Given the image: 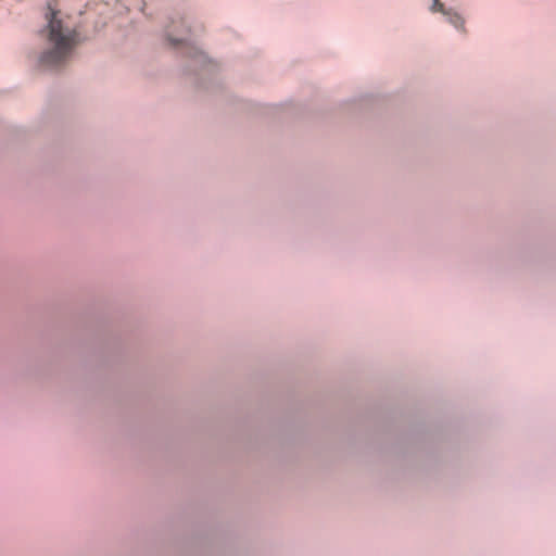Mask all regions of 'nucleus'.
Instances as JSON below:
<instances>
[{
  "label": "nucleus",
  "instance_id": "7ed1b4c3",
  "mask_svg": "<svg viewBox=\"0 0 556 556\" xmlns=\"http://www.w3.org/2000/svg\"><path fill=\"white\" fill-rule=\"evenodd\" d=\"M167 36H168V40L170 41V43H172L173 46H177V45H179V43H181V42H182V39H181V38H174L169 31H168V35H167Z\"/></svg>",
  "mask_w": 556,
  "mask_h": 556
},
{
  "label": "nucleus",
  "instance_id": "f03ea898",
  "mask_svg": "<svg viewBox=\"0 0 556 556\" xmlns=\"http://www.w3.org/2000/svg\"><path fill=\"white\" fill-rule=\"evenodd\" d=\"M432 12H441L448 17V22L454 25L456 28L462 29L464 27V20L457 13H453L451 11H446L444 4L440 2V0H433Z\"/></svg>",
  "mask_w": 556,
  "mask_h": 556
},
{
  "label": "nucleus",
  "instance_id": "f257e3e1",
  "mask_svg": "<svg viewBox=\"0 0 556 556\" xmlns=\"http://www.w3.org/2000/svg\"><path fill=\"white\" fill-rule=\"evenodd\" d=\"M60 12L50 9L47 15L48 25L42 30L47 47L40 55V65L46 68H56L70 58L77 45V33L60 16Z\"/></svg>",
  "mask_w": 556,
  "mask_h": 556
}]
</instances>
